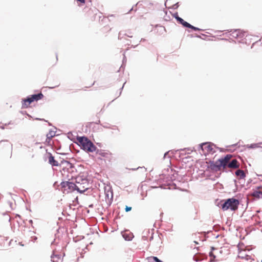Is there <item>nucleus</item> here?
<instances>
[{
    "label": "nucleus",
    "mask_w": 262,
    "mask_h": 262,
    "mask_svg": "<svg viewBox=\"0 0 262 262\" xmlns=\"http://www.w3.org/2000/svg\"><path fill=\"white\" fill-rule=\"evenodd\" d=\"M261 145H262V142H259L257 143H253L251 144L250 145H248V148H256L261 147Z\"/></svg>",
    "instance_id": "a211bd4d"
},
{
    "label": "nucleus",
    "mask_w": 262,
    "mask_h": 262,
    "mask_svg": "<svg viewBox=\"0 0 262 262\" xmlns=\"http://www.w3.org/2000/svg\"><path fill=\"white\" fill-rule=\"evenodd\" d=\"M75 184H76L77 190L82 193L89 188V182L84 173H80L75 178Z\"/></svg>",
    "instance_id": "f03ea898"
},
{
    "label": "nucleus",
    "mask_w": 262,
    "mask_h": 262,
    "mask_svg": "<svg viewBox=\"0 0 262 262\" xmlns=\"http://www.w3.org/2000/svg\"><path fill=\"white\" fill-rule=\"evenodd\" d=\"M77 1L82 4H85V0H77Z\"/></svg>",
    "instance_id": "b1692460"
},
{
    "label": "nucleus",
    "mask_w": 262,
    "mask_h": 262,
    "mask_svg": "<svg viewBox=\"0 0 262 262\" xmlns=\"http://www.w3.org/2000/svg\"><path fill=\"white\" fill-rule=\"evenodd\" d=\"M96 156L100 160H108L110 161L112 158V154L109 151L98 149L96 151Z\"/></svg>",
    "instance_id": "423d86ee"
},
{
    "label": "nucleus",
    "mask_w": 262,
    "mask_h": 262,
    "mask_svg": "<svg viewBox=\"0 0 262 262\" xmlns=\"http://www.w3.org/2000/svg\"><path fill=\"white\" fill-rule=\"evenodd\" d=\"M215 248L214 247H211L212 251L209 252V257L210 258V262H214L217 261V260L215 259L216 256L213 254L212 252V251Z\"/></svg>",
    "instance_id": "f3484780"
},
{
    "label": "nucleus",
    "mask_w": 262,
    "mask_h": 262,
    "mask_svg": "<svg viewBox=\"0 0 262 262\" xmlns=\"http://www.w3.org/2000/svg\"><path fill=\"white\" fill-rule=\"evenodd\" d=\"M201 148L203 151L207 152H211L213 151V145L209 143H202L201 145Z\"/></svg>",
    "instance_id": "9d476101"
},
{
    "label": "nucleus",
    "mask_w": 262,
    "mask_h": 262,
    "mask_svg": "<svg viewBox=\"0 0 262 262\" xmlns=\"http://www.w3.org/2000/svg\"><path fill=\"white\" fill-rule=\"evenodd\" d=\"M62 191L63 193H69L77 190L76 184L71 182H63L61 184Z\"/></svg>",
    "instance_id": "39448f33"
},
{
    "label": "nucleus",
    "mask_w": 262,
    "mask_h": 262,
    "mask_svg": "<svg viewBox=\"0 0 262 262\" xmlns=\"http://www.w3.org/2000/svg\"><path fill=\"white\" fill-rule=\"evenodd\" d=\"M77 140L79 143L81 148L88 152H94L96 150L97 147L86 137H77Z\"/></svg>",
    "instance_id": "7ed1b4c3"
},
{
    "label": "nucleus",
    "mask_w": 262,
    "mask_h": 262,
    "mask_svg": "<svg viewBox=\"0 0 262 262\" xmlns=\"http://www.w3.org/2000/svg\"><path fill=\"white\" fill-rule=\"evenodd\" d=\"M48 161L49 163L52 166H58L59 163L57 161L54 159V157L50 152L48 153Z\"/></svg>",
    "instance_id": "9b49d317"
},
{
    "label": "nucleus",
    "mask_w": 262,
    "mask_h": 262,
    "mask_svg": "<svg viewBox=\"0 0 262 262\" xmlns=\"http://www.w3.org/2000/svg\"><path fill=\"white\" fill-rule=\"evenodd\" d=\"M203 259V258L202 257V256L199 255H195L193 256V259L196 261L202 260Z\"/></svg>",
    "instance_id": "4be33fe9"
},
{
    "label": "nucleus",
    "mask_w": 262,
    "mask_h": 262,
    "mask_svg": "<svg viewBox=\"0 0 262 262\" xmlns=\"http://www.w3.org/2000/svg\"><path fill=\"white\" fill-rule=\"evenodd\" d=\"M253 196L257 198H262V192L260 191H256L253 193Z\"/></svg>",
    "instance_id": "6ab92c4d"
},
{
    "label": "nucleus",
    "mask_w": 262,
    "mask_h": 262,
    "mask_svg": "<svg viewBox=\"0 0 262 262\" xmlns=\"http://www.w3.org/2000/svg\"><path fill=\"white\" fill-rule=\"evenodd\" d=\"M30 97L31 98L33 102L35 101H37L42 99L43 97V95L41 93H40L38 94L32 95L30 96Z\"/></svg>",
    "instance_id": "2eb2a0df"
},
{
    "label": "nucleus",
    "mask_w": 262,
    "mask_h": 262,
    "mask_svg": "<svg viewBox=\"0 0 262 262\" xmlns=\"http://www.w3.org/2000/svg\"><path fill=\"white\" fill-rule=\"evenodd\" d=\"M232 37L237 39H242L246 35L247 32L240 29H236L231 31Z\"/></svg>",
    "instance_id": "6e6552de"
},
{
    "label": "nucleus",
    "mask_w": 262,
    "mask_h": 262,
    "mask_svg": "<svg viewBox=\"0 0 262 262\" xmlns=\"http://www.w3.org/2000/svg\"><path fill=\"white\" fill-rule=\"evenodd\" d=\"M226 166L230 168L236 169L239 167V164L236 159L232 160L230 163H228Z\"/></svg>",
    "instance_id": "f8f14e48"
},
{
    "label": "nucleus",
    "mask_w": 262,
    "mask_h": 262,
    "mask_svg": "<svg viewBox=\"0 0 262 262\" xmlns=\"http://www.w3.org/2000/svg\"><path fill=\"white\" fill-rule=\"evenodd\" d=\"M32 100L30 97L26 99H23L22 101V105L24 108H27L29 106L30 104L32 102Z\"/></svg>",
    "instance_id": "4468645a"
},
{
    "label": "nucleus",
    "mask_w": 262,
    "mask_h": 262,
    "mask_svg": "<svg viewBox=\"0 0 262 262\" xmlns=\"http://www.w3.org/2000/svg\"><path fill=\"white\" fill-rule=\"evenodd\" d=\"M125 209V211L126 212H128V211H130L132 210V207H128V206H126Z\"/></svg>",
    "instance_id": "5701e85b"
},
{
    "label": "nucleus",
    "mask_w": 262,
    "mask_h": 262,
    "mask_svg": "<svg viewBox=\"0 0 262 262\" xmlns=\"http://www.w3.org/2000/svg\"><path fill=\"white\" fill-rule=\"evenodd\" d=\"M12 145L11 143L7 140L0 141V150L6 151L7 150L11 151Z\"/></svg>",
    "instance_id": "0eeeda50"
},
{
    "label": "nucleus",
    "mask_w": 262,
    "mask_h": 262,
    "mask_svg": "<svg viewBox=\"0 0 262 262\" xmlns=\"http://www.w3.org/2000/svg\"><path fill=\"white\" fill-rule=\"evenodd\" d=\"M176 19L177 20V21H178L179 23L181 24V25H182L185 27L191 28V29H192V30H193L194 31H199V30H200V29L199 28L195 27L192 26L191 25H190L189 23H188L187 22L185 21L182 18H181V17H180L179 16H176Z\"/></svg>",
    "instance_id": "1a4fd4ad"
},
{
    "label": "nucleus",
    "mask_w": 262,
    "mask_h": 262,
    "mask_svg": "<svg viewBox=\"0 0 262 262\" xmlns=\"http://www.w3.org/2000/svg\"><path fill=\"white\" fill-rule=\"evenodd\" d=\"M231 157V155H227L224 158L219 159L215 162H211L208 166V168L214 171H220L222 167L224 168L226 167Z\"/></svg>",
    "instance_id": "f257e3e1"
},
{
    "label": "nucleus",
    "mask_w": 262,
    "mask_h": 262,
    "mask_svg": "<svg viewBox=\"0 0 262 262\" xmlns=\"http://www.w3.org/2000/svg\"><path fill=\"white\" fill-rule=\"evenodd\" d=\"M51 260L53 262H62V257L61 255L53 253L51 256Z\"/></svg>",
    "instance_id": "ddd939ff"
},
{
    "label": "nucleus",
    "mask_w": 262,
    "mask_h": 262,
    "mask_svg": "<svg viewBox=\"0 0 262 262\" xmlns=\"http://www.w3.org/2000/svg\"><path fill=\"white\" fill-rule=\"evenodd\" d=\"M239 205L238 200L234 198L227 199L222 205V209L224 210H231L235 211L237 209Z\"/></svg>",
    "instance_id": "20e7f679"
},
{
    "label": "nucleus",
    "mask_w": 262,
    "mask_h": 262,
    "mask_svg": "<svg viewBox=\"0 0 262 262\" xmlns=\"http://www.w3.org/2000/svg\"><path fill=\"white\" fill-rule=\"evenodd\" d=\"M261 262H262V260H261Z\"/></svg>",
    "instance_id": "393cba45"
},
{
    "label": "nucleus",
    "mask_w": 262,
    "mask_h": 262,
    "mask_svg": "<svg viewBox=\"0 0 262 262\" xmlns=\"http://www.w3.org/2000/svg\"><path fill=\"white\" fill-rule=\"evenodd\" d=\"M235 174L240 179H244L246 177V174L243 170L238 169L236 171Z\"/></svg>",
    "instance_id": "dca6fc26"
},
{
    "label": "nucleus",
    "mask_w": 262,
    "mask_h": 262,
    "mask_svg": "<svg viewBox=\"0 0 262 262\" xmlns=\"http://www.w3.org/2000/svg\"><path fill=\"white\" fill-rule=\"evenodd\" d=\"M123 236L126 241H130L133 237L132 234L127 235L126 233L123 234Z\"/></svg>",
    "instance_id": "412c9836"
},
{
    "label": "nucleus",
    "mask_w": 262,
    "mask_h": 262,
    "mask_svg": "<svg viewBox=\"0 0 262 262\" xmlns=\"http://www.w3.org/2000/svg\"><path fill=\"white\" fill-rule=\"evenodd\" d=\"M55 136V134L52 133V132L49 133L47 134V140L46 142H48V143L50 141L51 139L53 137Z\"/></svg>",
    "instance_id": "aec40b11"
}]
</instances>
